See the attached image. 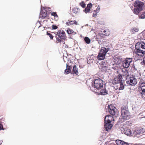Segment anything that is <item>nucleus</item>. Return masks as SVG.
Returning a JSON list of instances; mask_svg holds the SVG:
<instances>
[{"label":"nucleus","instance_id":"obj_1","mask_svg":"<svg viewBox=\"0 0 145 145\" xmlns=\"http://www.w3.org/2000/svg\"><path fill=\"white\" fill-rule=\"evenodd\" d=\"M135 52L138 56H143L145 54V43L143 42H139L135 44Z\"/></svg>","mask_w":145,"mask_h":145},{"label":"nucleus","instance_id":"obj_2","mask_svg":"<svg viewBox=\"0 0 145 145\" xmlns=\"http://www.w3.org/2000/svg\"><path fill=\"white\" fill-rule=\"evenodd\" d=\"M56 34V42L57 43L61 42H63V40H65L67 38L65 32L62 30H58Z\"/></svg>","mask_w":145,"mask_h":145},{"label":"nucleus","instance_id":"obj_3","mask_svg":"<svg viewBox=\"0 0 145 145\" xmlns=\"http://www.w3.org/2000/svg\"><path fill=\"white\" fill-rule=\"evenodd\" d=\"M144 5V3L143 2L139 0L135 1L133 5L135 7L133 10L134 13L136 14H138L143 10Z\"/></svg>","mask_w":145,"mask_h":145},{"label":"nucleus","instance_id":"obj_4","mask_svg":"<svg viewBox=\"0 0 145 145\" xmlns=\"http://www.w3.org/2000/svg\"><path fill=\"white\" fill-rule=\"evenodd\" d=\"M121 115L123 119L124 120H127L130 118L129 112L128 109L126 106H123L121 108Z\"/></svg>","mask_w":145,"mask_h":145},{"label":"nucleus","instance_id":"obj_5","mask_svg":"<svg viewBox=\"0 0 145 145\" xmlns=\"http://www.w3.org/2000/svg\"><path fill=\"white\" fill-rule=\"evenodd\" d=\"M109 49L110 48H106L104 47H102L98 55V59L99 60L104 59L105 58L107 52L109 51Z\"/></svg>","mask_w":145,"mask_h":145},{"label":"nucleus","instance_id":"obj_6","mask_svg":"<svg viewBox=\"0 0 145 145\" xmlns=\"http://www.w3.org/2000/svg\"><path fill=\"white\" fill-rule=\"evenodd\" d=\"M104 82L101 79L98 78L95 80L94 82V88L98 89H100L103 88Z\"/></svg>","mask_w":145,"mask_h":145},{"label":"nucleus","instance_id":"obj_7","mask_svg":"<svg viewBox=\"0 0 145 145\" xmlns=\"http://www.w3.org/2000/svg\"><path fill=\"white\" fill-rule=\"evenodd\" d=\"M132 58H126L122 62V65L124 68L129 67L131 63H132Z\"/></svg>","mask_w":145,"mask_h":145},{"label":"nucleus","instance_id":"obj_8","mask_svg":"<svg viewBox=\"0 0 145 145\" xmlns=\"http://www.w3.org/2000/svg\"><path fill=\"white\" fill-rule=\"evenodd\" d=\"M127 83L131 86H135L137 83V80L135 78L130 77L127 78L126 80Z\"/></svg>","mask_w":145,"mask_h":145},{"label":"nucleus","instance_id":"obj_9","mask_svg":"<svg viewBox=\"0 0 145 145\" xmlns=\"http://www.w3.org/2000/svg\"><path fill=\"white\" fill-rule=\"evenodd\" d=\"M138 90L142 97L145 96V83H139Z\"/></svg>","mask_w":145,"mask_h":145},{"label":"nucleus","instance_id":"obj_10","mask_svg":"<svg viewBox=\"0 0 145 145\" xmlns=\"http://www.w3.org/2000/svg\"><path fill=\"white\" fill-rule=\"evenodd\" d=\"M108 107L109 112L110 114L113 116L116 115L117 113L116 108L113 105H109Z\"/></svg>","mask_w":145,"mask_h":145},{"label":"nucleus","instance_id":"obj_11","mask_svg":"<svg viewBox=\"0 0 145 145\" xmlns=\"http://www.w3.org/2000/svg\"><path fill=\"white\" fill-rule=\"evenodd\" d=\"M122 77L121 74H119L117 77L114 78L112 83L113 84H117L122 82Z\"/></svg>","mask_w":145,"mask_h":145},{"label":"nucleus","instance_id":"obj_12","mask_svg":"<svg viewBox=\"0 0 145 145\" xmlns=\"http://www.w3.org/2000/svg\"><path fill=\"white\" fill-rule=\"evenodd\" d=\"M40 17L42 19L45 18H48V16L46 11V10L45 9L41 10L40 13Z\"/></svg>","mask_w":145,"mask_h":145},{"label":"nucleus","instance_id":"obj_13","mask_svg":"<svg viewBox=\"0 0 145 145\" xmlns=\"http://www.w3.org/2000/svg\"><path fill=\"white\" fill-rule=\"evenodd\" d=\"M113 120H114V119L112 116L110 115H107L105 117V122L110 123Z\"/></svg>","mask_w":145,"mask_h":145},{"label":"nucleus","instance_id":"obj_14","mask_svg":"<svg viewBox=\"0 0 145 145\" xmlns=\"http://www.w3.org/2000/svg\"><path fill=\"white\" fill-rule=\"evenodd\" d=\"M121 74V76L122 75L123 76H125L127 78L129 76V73L128 72V71L125 68L123 69H122Z\"/></svg>","mask_w":145,"mask_h":145},{"label":"nucleus","instance_id":"obj_15","mask_svg":"<svg viewBox=\"0 0 145 145\" xmlns=\"http://www.w3.org/2000/svg\"><path fill=\"white\" fill-rule=\"evenodd\" d=\"M105 127L106 131L109 129H110L112 126V125L110 123H108L107 122H105Z\"/></svg>","mask_w":145,"mask_h":145},{"label":"nucleus","instance_id":"obj_16","mask_svg":"<svg viewBox=\"0 0 145 145\" xmlns=\"http://www.w3.org/2000/svg\"><path fill=\"white\" fill-rule=\"evenodd\" d=\"M74 24L76 25H77L78 23L76 20L70 21V20H68L66 23V25L68 26L70 25H73Z\"/></svg>","mask_w":145,"mask_h":145},{"label":"nucleus","instance_id":"obj_17","mask_svg":"<svg viewBox=\"0 0 145 145\" xmlns=\"http://www.w3.org/2000/svg\"><path fill=\"white\" fill-rule=\"evenodd\" d=\"M66 31L68 34L70 35L72 34V35H74L76 34V33L72 29H70V28H68Z\"/></svg>","mask_w":145,"mask_h":145},{"label":"nucleus","instance_id":"obj_18","mask_svg":"<svg viewBox=\"0 0 145 145\" xmlns=\"http://www.w3.org/2000/svg\"><path fill=\"white\" fill-rule=\"evenodd\" d=\"M101 32L102 33H99L100 36H101V35L102 34H103L105 36H108L110 34V32L108 30H104L101 31Z\"/></svg>","mask_w":145,"mask_h":145},{"label":"nucleus","instance_id":"obj_19","mask_svg":"<svg viewBox=\"0 0 145 145\" xmlns=\"http://www.w3.org/2000/svg\"><path fill=\"white\" fill-rule=\"evenodd\" d=\"M122 61L121 58L120 57H116L114 59V62L116 64H120Z\"/></svg>","mask_w":145,"mask_h":145},{"label":"nucleus","instance_id":"obj_20","mask_svg":"<svg viewBox=\"0 0 145 145\" xmlns=\"http://www.w3.org/2000/svg\"><path fill=\"white\" fill-rule=\"evenodd\" d=\"M124 132L125 134L127 135H131L132 134L131 130L129 129H125L124 131Z\"/></svg>","mask_w":145,"mask_h":145},{"label":"nucleus","instance_id":"obj_21","mask_svg":"<svg viewBox=\"0 0 145 145\" xmlns=\"http://www.w3.org/2000/svg\"><path fill=\"white\" fill-rule=\"evenodd\" d=\"M72 72L74 74L77 75L78 74V69L76 65H74L73 67Z\"/></svg>","mask_w":145,"mask_h":145},{"label":"nucleus","instance_id":"obj_22","mask_svg":"<svg viewBox=\"0 0 145 145\" xmlns=\"http://www.w3.org/2000/svg\"><path fill=\"white\" fill-rule=\"evenodd\" d=\"M100 93L101 95H105L108 93L105 87H104V88L101 90Z\"/></svg>","mask_w":145,"mask_h":145},{"label":"nucleus","instance_id":"obj_23","mask_svg":"<svg viewBox=\"0 0 145 145\" xmlns=\"http://www.w3.org/2000/svg\"><path fill=\"white\" fill-rule=\"evenodd\" d=\"M72 11L75 14H78L80 12V9L78 8H74L72 9Z\"/></svg>","mask_w":145,"mask_h":145},{"label":"nucleus","instance_id":"obj_24","mask_svg":"<svg viewBox=\"0 0 145 145\" xmlns=\"http://www.w3.org/2000/svg\"><path fill=\"white\" fill-rule=\"evenodd\" d=\"M51 14L52 16H54L55 20H57L58 19V17L57 14L56 12H53L51 13Z\"/></svg>","mask_w":145,"mask_h":145},{"label":"nucleus","instance_id":"obj_25","mask_svg":"<svg viewBox=\"0 0 145 145\" xmlns=\"http://www.w3.org/2000/svg\"><path fill=\"white\" fill-rule=\"evenodd\" d=\"M84 40L87 44H89L90 42V39L87 37H86L84 38Z\"/></svg>","mask_w":145,"mask_h":145},{"label":"nucleus","instance_id":"obj_26","mask_svg":"<svg viewBox=\"0 0 145 145\" xmlns=\"http://www.w3.org/2000/svg\"><path fill=\"white\" fill-rule=\"evenodd\" d=\"M124 88V86L122 83V82H121L120 83V87H119V90H121L123 89Z\"/></svg>","mask_w":145,"mask_h":145},{"label":"nucleus","instance_id":"obj_27","mask_svg":"<svg viewBox=\"0 0 145 145\" xmlns=\"http://www.w3.org/2000/svg\"><path fill=\"white\" fill-rule=\"evenodd\" d=\"M123 141H121L120 140H117L116 141V144L118 145H121L122 144V143L123 142Z\"/></svg>","mask_w":145,"mask_h":145},{"label":"nucleus","instance_id":"obj_28","mask_svg":"<svg viewBox=\"0 0 145 145\" xmlns=\"http://www.w3.org/2000/svg\"><path fill=\"white\" fill-rule=\"evenodd\" d=\"M90 10V9L89 8H88V7H87L85 8V9L84 10V12L86 13H87L89 12Z\"/></svg>","mask_w":145,"mask_h":145},{"label":"nucleus","instance_id":"obj_29","mask_svg":"<svg viewBox=\"0 0 145 145\" xmlns=\"http://www.w3.org/2000/svg\"><path fill=\"white\" fill-rule=\"evenodd\" d=\"M47 35L49 36L51 39L52 40L53 39V36L50 33H49L48 32H47Z\"/></svg>","mask_w":145,"mask_h":145},{"label":"nucleus","instance_id":"obj_30","mask_svg":"<svg viewBox=\"0 0 145 145\" xmlns=\"http://www.w3.org/2000/svg\"><path fill=\"white\" fill-rule=\"evenodd\" d=\"M80 5L83 8H84L85 7L86 4L84 3L83 2L80 3Z\"/></svg>","mask_w":145,"mask_h":145},{"label":"nucleus","instance_id":"obj_31","mask_svg":"<svg viewBox=\"0 0 145 145\" xmlns=\"http://www.w3.org/2000/svg\"><path fill=\"white\" fill-rule=\"evenodd\" d=\"M66 67L67 69L70 71H71V70L72 69V67L71 66L68 65L67 64H66Z\"/></svg>","mask_w":145,"mask_h":145},{"label":"nucleus","instance_id":"obj_32","mask_svg":"<svg viewBox=\"0 0 145 145\" xmlns=\"http://www.w3.org/2000/svg\"><path fill=\"white\" fill-rule=\"evenodd\" d=\"M144 12L141 14L139 16L140 17V18L142 19H144L145 18V16H144Z\"/></svg>","mask_w":145,"mask_h":145},{"label":"nucleus","instance_id":"obj_33","mask_svg":"<svg viewBox=\"0 0 145 145\" xmlns=\"http://www.w3.org/2000/svg\"><path fill=\"white\" fill-rule=\"evenodd\" d=\"M71 71L69 70H68L66 69L65 71V74H67L69 73Z\"/></svg>","mask_w":145,"mask_h":145},{"label":"nucleus","instance_id":"obj_34","mask_svg":"<svg viewBox=\"0 0 145 145\" xmlns=\"http://www.w3.org/2000/svg\"><path fill=\"white\" fill-rule=\"evenodd\" d=\"M92 7V4L91 3L88 4L87 6V7L90 9H91V8Z\"/></svg>","mask_w":145,"mask_h":145},{"label":"nucleus","instance_id":"obj_35","mask_svg":"<svg viewBox=\"0 0 145 145\" xmlns=\"http://www.w3.org/2000/svg\"><path fill=\"white\" fill-rule=\"evenodd\" d=\"M52 28L53 29H55L58 28V27L56 25H53L52 26Z\"/></svg>","mask_w":145,"mask_h":145},{"label":"nucleus","instance_id":"obj_36","mask_svg":"<svg viewBox=\"0 0 145 145\" xmlns=\"http://www.w3.org/2000/svg\"><path fill=\"white\" fill-rule=\"evenodd\" d=\"M133 32V31H134L135 32H137L138 31V29L137 28H133V29H132Z\"/></svg>","mask_w":145,"mask_h":145},{"label":"nucleus","instance_id":"obj_37","mask_svg":"<svg viewBox=\"0 0 145 145\" xmlns=\"http://www.w3.org/2000/svg\"><path fill=\"white\" fill-rule=\"evenodd\" d=\"M121 145H129L127 143H126L123 141L122 144Z\"/></svg>","mask_w":145,"mask_h":145},{"label":"nucleus","instance_id":"obj_38","mask_svg":"<svg viewBox=\"0 0 145 145\" xmlns=\"http://www.w3.org/2000/svg\"><path fill=\"white\" fill-rule=\"evenodd\" d=\"M104 63L105 64V65L104 66H103L102 67H105L107 65L106 64V62L105 63V62H103V61L102 62V65H104Z\"/></svg>","mask_w":145,"mask_h":145},{"label":"nucleus","instance_id":"obj_39","mask_svg":"<svg viewBox=\"0 0 145 145\" xmlns=\"http://www.w3.org/2000/svg\"><path fill=\"white\" fill-rule=\"evenodd\" d=\"M90 58H91V59L93 60L94 59L95 57L93 55H91L90 56Z\"/></svg>","mask_w":145,"mask_h":145},{"label":"nucleus","instance_id":"obj_40","mask_svg":"<svg viewBox=\"0 0 145 145\" xmlns=\"http://www.w3.org/2000/svg\"><path fill=\"white\" fill-rule=\"evenodd\" d=\"M1 129L3 130L4 129L3 128L2 125L1 124H0V130Z\"/></svg>","mask_w":145,"mask_h":145},{"label":"nucleus","instance_id":"obj_41","mask_svg":"<svg viewBox=\"0 0 145 145\" xmlns=\"http://www.w3.org/2000/svg\"><path fill=\"white\" fill-rule=\"evenodd\" d=\"M99 9H100L98 7H97L96 8V10H95V12H98V11H99Z\"/></svg>","mask_w":145,"mask_h":145},{"label":"nucleus","instance_id":"obj_42","mask_svg":"<svg viewBox=\"0 0 145 145\" xmlns=\"http://www.w3.org/2000/svg\"><path fill=\"white\" fill-rule=\"evenodd\" d=\"M143 63L144 65H145V57L143 59Z\"/></svg>","mask_w":145,"mask_h":145},{"label":"nucleus","instance_id":"obj_43","mask_svg":"<svg viewBox=\"0 0 145 145\" xmlns=\"http://www.w3.org/2000/svg\"><path fill=\"white\" fill-rule=\"evenodd\" d=\"M97 15V14H94L93 13V17H94V16H96Z\"/></svg>","mask_w":145,"mask_h":145},{"label":"nucleus","instance_id":"obj_44","mask_svg":"<svg viewBox=\"0 0 145 145\" xmlns=\"http://www.w3.org/2000/svg\"><path fill=\"white\" fill-rule=\"evenodd\" d=\"M138 131V130H137V131H134V133L135 134V135H137V131Z\"/></svg>","mask_w":145,"mask_h":145},{"label":"nucleus","instance_id":"obj_45","mask_svg":"<svg viewBox=\"0 0 145 145\" xmlns=\"http://www.w3.org/2000/svg\"><path fill=\"white\" fill-rule=\"evenodd\" d=\"M2 141H0V145H1L2 143Z\"/></svg>","mask_w":145,"mask_h":145},{"label":"nucleus","instance_id":"obj_46","mask_svg":"<svg viewBox=\"0 0 145 145\" xmlns=\"http://www.w3.org/2000/svg\"><path fill=\"white\" fill-rule=\"evenodd\" d=\"M144 16H145V12H144Z\"/></svg>","mask_w":145,"mask_h":145},{"label":"nucleus","instance_id":"obj_47","mask_svg":"<svg viewBox=\"0 0 145 145\" xmlns=\"http://www.w3.org/2000/svg\"><path fill=\"white\" fill-rule=\"evenodd\" d=\"M133 66H134V67H133V68H135V66H133Z\"/></svg>","mask_w":145,"mask_h":145},{"label":"nucleus","instance_id":"obj_48","mask_svg":"<svg viewBox=\"0 0 145 145\" xmlns=\"http://www.w3.org/2000/svg\"><path fill=\"white\" fill-rule=\"evenodd\" d=\"M140 133V132H138V133Z\"/></svg>","mask_w":145,"mask_h":145}]
</instances>
